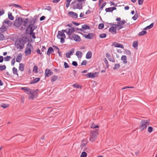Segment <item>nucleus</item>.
<instances>
[{
    "label": "nucleus",
    "mask_w": 157,
    "mask_h": 157,
    "mask_svg": "<svg viewBox=\"0 0 157 157\" xmlns=\"http://www.w3.org/2000/svg\"><path fill=\"white\" fill-rule=\"evenodd\" d=\"M116 20L117 21V24L110 23L109 24L111 26H117V28L118 30H120L124 27L122 25L126 23V21L125 20H121V18L120 17H117L116 18Z\"/></svg>",
    "instance_id": "1"
},
{
    "label": "nucleus",
    "mask_w": 157,
    "mask_h": 157,
    "mask_svg": "<svg viewBox=\"0 0 157 157\" xmlns=\"http://www.w3.org/2000/svg\"><path fill=\"white\" fill-rule=\"evenodd\" d=\"M150 123L149 119L142 120L139 126L140 130L142 131L146 129L147 126Z\"/></svg>",
    "instance_id": "2"
},
{
    "label": "nucleus",
    "mask_w": 157,
    "mask_h": 157,
    "mask_svg": "<svg viewBox=\"0 0 157 157\" xmlns=\"http://www.w3.org/2000/svg\"><path fill=\"white\" fill-rule=\"evenodd\" d=\"M98 130L96 129L94 131H91L90 132V141L93 142L95 141L97 135L98 134Z\"/></svg>",
    "instance_id": "3"
},
{
    "label": "nucleus",
    "mask_w": 157,
    "mask_h": 157,
    "mask_svg": "<svg viewBox=\"0 0 157 157\" xmlns=\"http://www.w3.org/2000/svg\"><path fill=\"white\" fill-rule=\"evenodd\" d=\"M77 1L75 0L72 2L71 4V6L74 9H78L81 10L82 9V3L78 2L76 3Z\"/></svg>",
    "instance_id": "4"
},
{
    "label": "nucleus",
    "mask_w": 157,
    "mask_h": 157,
    "mask_svg": "<svg viewBox=\"0 0 157 157\" xmlns=\"http://www.w3.org/2000/svg\"><path fill=\"white\" fill-rule=\"evenodd\" d=\"M57 37L58 39H60V42L61 43H63L65 42L64 39L66 38V36L64 33L61 31L58 32Z\"/></svg>",
    "instance_id": "5"
},
{
    "label": "nucleus",
    "mask_w": 157,
    "mask_h": 157,
    "mask_svg": "<svg viewBox=\"0 0 157 157\" xmlns=\"http://www.w3.org/2000/svg\"><path fill=\"white\" fill-rule=\"evenodd\" d=\"M22 22V18L21 17H19L15 20L14 22V25L16 27H17L21 25Z\"/></svg>",
    "instance_id": "6"
},
{
    "label": "nucleus",
    "mask_w": 157,
    "mask_h": 157,
    "mask_svg": "<svg viewBox=\"0 0 157 157\" xmlns=\"http://www.w3.org/2000/svg\"><path fill=\"white\" fill-rule=\"evenodd\" d=\"M30 47H32V45L30 43H28L27 44V47L25 48V53L26 55H29L31 53V49Z\"/></svg>",
    "instance_id": "7"
},
{
    "label": "nucleus",
    "mask_w": 157,
    "mask_h": 157,
    "mask_svg": "<svg viewBox=\"0 0 157 157\" xmlns=\"http://www.w3.org/2000/svg\"><path fill=\"white\" fill-rule=\"evenodd\" d=\"M38 91L39 90L38 89L34 90L32 93H31V94H30L31 95L29 97V98L33 99L34 98H36L37 96V93Z\"/></svg>",
    "instance_id": "8"
},
{
    "label": "nucleus",
    "mask_w": 157,
    "mask_h": 157,
    "mask_svg": "<svg viewBox=\"0 0 157 157\" xmlns=\"http://www.w3.org/2000/svg\"><path fill=\"white\" fill-rule=\"evenodd\" d=\"M24 45V41L21 40L19 41V43L17 44V48L22 49L23 48Z\"/></svg>",
    "instance_id": "9"
},
{
    "label": "nucleus",
    "mask_w": 157,
    "mask_h": 157,
    "mask_svg": "<svg viewBox=\"0 0 157 157\" xmlns=\"http://www.w3.org/2000/svg\"><path fill=\"white\" fill-rule=\"evenodd\" d=\"M83 36L86 38L92 39L94 37V34L93 33H89L88 34H85Z\"/></svg>",
    "instance_id": "10"
},
{
    "label": "nucleus",
    "mask_w": 157,
    "mask_h": 157,
    "mask_svg": "<svg viewBox=\"0 0 157 157\" xmlns=\"http://www.w3.org/2000/svg\"><path fill=\"white\" fill-rule=\"evenodd\" d=\"M34 30L33 27V25H29L27 28L26 30V34L28 33H32L33 32Z\"/></svg>",
    "instance_id": "11"
},
{
    "label": "nucleus",
    "mask_w": 157,
    "mask_h": 157,
    "mask_svg": "<svg viewBox=\"0 0 157 157\" xmlns=\"http://www.w3.org/2000/svg\"><path fill=\"white\" fill-rule=\"evenodd\" d=\"M45 74L46 77H49L53 74V72L50 70L48 69L45 70Z\"/></svg>",
    "instance_id": "12"
},
{
    "label": "nucleus",
    "mask_w": 157,
    "mask_h": 157,
    "mask_svg": "<svg viewBox=\"0 0 157 157\" xmlns=\"http://www.w3.org/2000/svg\"><path fill=\"white\" fill-rule=\"evenodd\" d=\"M82 29H78V28H77L76 29L77 30H78L81 31L82 32L83 30L90 29V26L88 25H84L82 26Z\"/></svg>",
    "instance_id": "13"
},
{
    "label": "nucleus",
    "mask_w": 157,
    "mask_h": 157,
    "mask_svg": "<svg viewBox=\"0 0 157 157\" xmlns=\"http://www.w3.org/2000/svg\"><path fill=\"white\" fill-rule=\"evenodd\" d=\"M117 26H115V27L112 26L109 29V31L112 34H116L117 33L116 29Z\"/></svg>",
    "instance_id": "14"
},
{
    "label": "nucleus",
    "mask_w": 157,
    "mask_h": 157,
    "mask_svg": "<svg viewBox=\"0 0 157 157\" xmlns=\"http://www.w3.org/2000/svg\"><path fill=\"white\" fill-rule=\"evenodd\" d=\"M68 14L70 16H71L73 18H77L78 17V14L73 12L71 11L68 13Z\"/></svg>",
    "instance_id": "15"
},
{
    "label": "nucleus",
    "mask_w": 157,
    "mask_h": 157,
    "mask_svg": "<svg viewBox=\"0 0 157 157\" xmlns=\"http://www.w3.org/2000/svg\"><path fill=\"white\" fill-rule=\"evenodd\" d=\"M112 46H114L115 47L120 48L122 49H123L124 48V46L122 44L116 42H114L112 44Z\"/></svg>",
    "instance_id": "16"
},
{
    "label": "nucleus",
    "mask_w": 157,
    "mask_h": 157,
    "mask_svg": "<svg viewBox=\"0 0 157 157\" xmlns=\"http://www.w3.org/2000/svg\"><path fill=\"white\" fill-rule=\"evenodd\" d=\"M74 51V48L71 49L69 52H67L66 54V56L67 58H70V56L73 54Z\"/></svg>",
    "instance_id": "17"
},
{
    "label": "nucleus",
    "mask_w": 157,
    "mask_h": 157,
    "mask_svg": "<svg viewBox=\"0 0 157 157\" xmlns=\"http://www.w3.org/2000/svg\"><path fill=\"white\" fill-rule=\"evenodd\" d=\"M68 29V31H67V34L68 36L71 35L75 31L74 28H73L72 29Z\"/></svg>",
    "instance_id": "18"
},
{
    "label": "nucleus",
    "mask_w": 157,
    "mask_h": 157,
    "mask_svg": "<svg viewBox=\"0 0 157 157\" xmlns=\"http://www.w3.org/2000/svg\"><path fill=\"white\" fill-rule=\"evenodd\" d=\"M21 89L24 90L25 92L27 94H31V90L29 89L26 88L25 87H21Z\"/></svg>",
    "instance_id": "19"
},
{
    "label": "nucleus",
    "mask_w": 157,
    "mask_h": 157,
    "mask_svg": "<svg viewBox=\"0 0 157 157\" xmlns=\"http://www.w3.org/2000/svg\"><path fill=\"white\" fill-rule=\"evenodd\" d=\"M74 40L76 41H80L81 40L80 36L76 34H74Z\"/></svg>",
    "instance_id": "20"
},
{
    "label": "nucleus",
    "mask_w": 157,
    "mask_h": 157,
    "mask_svg": "<svg viewBox=\"0 0 157 157\" xmlns=\"http://www.w3.org/2000/svg\"><path fill=\"white\" fill-rule=\"evenodd\" d=\"M54 52V50L52 47H50L48 48L47 52V54L49 56L52 52Z\"/></svg>",
    "instance_id": "21"
},
{
    "label": "nucleus",
    "mask_w": 157,
    "mask_h": 157,
    "mask_svg": "<svg viewBox=\"0 0 157 157\" xmlns=\"http://www.w3.org/2000/svg\"><path fill=\"white\" fill-rule=\"evenodd\" d=\"M40 79V78H36L34 79L32 81L30 82V84H33L37 83L39 82Z\"/></svg>",
    "instance_id": "22"
},
{
    "label": "nucleus",
    "mask_w": 157,
    "mask_h": 157,
    "mask_svg": "<svg viewBox=\"0 0 157 157\" xmlns=\"http://www.w3.org/2000/svg\"><path fill=\"white\" fill-rule=\"evenodd\" d=\"M121 60L123 61V63L126 64L127 63V57L126 56H122L121 57Z\"/></svg>",
    "instance_id": "23"
},
{
    "label": "nucleus",
    "mask_w": 157,
    "mask_h": 157,
    "mask_svg": "<svg viewBox=\"0 0 157 157\" xmlns=\"http://www.w3.org/2000/svg\"><path fill=\"white\" fill-rule=\"evenodd\" d=\"M92 56V53L91 51H89L86 55V58L87 59H89Z\"/></svg>",
    "instance_id": "24"
},
{
    "label": "nucleus",
    "mask_w": 157,
    "mask_h": 157,
    "mask_svg": "<svg viewBox=\"0 0 157 157\" xmlns=\"http://www.w3.org/2000/svg\"><path fill=\"white\" fill-rule=\"evenodd\" d=\"M24 65L22 63L19 64V70L21 71H23L24 70Z\"/></svg>",
    "instance_id": "25"
},
{
    "label": "nucleus",
    "mask_w": 157,
    "mask_h": 157,
    "mask_svg": "<svg viewBox=\"0 0 157 157\" xmlns=\"http://www.w3.org/2000/svg\"><path fill=\"white\" fill-rule=\"evenodd\" d=\"M21 59L22 55L21 54L18 55L16 59V61L17 62H21Z\"/></svg>",
    "instance_id": "26"
},
{
    "label": "nucleus",
    "mask_w": 157,
    "mask_h": 157,
    "mask_svg": "<svg viewBox=\"0 0 157 157\" xmlns=\"http://www.w3.org/2000/svg\"><path fill=\"white\" fill-rule=\"evenodd\" d=\"M27 34H29L30 36L33 39H35L36 36H35V33L33 32L32 33H27Z\"/></svg>",
    "instance_id": "27"
},
{
    "label": "nucleus",
    "mask_w": 157,
    "mask_h": 157,
    "mask_svg": "<svg viewBox=\"0 0 157 157\" xmlns=\"http://www.w3.org/2000/svg\"><path fill=\"white\" fill-rule=\"evenodd\" d=\"M96 74V73H89L88 74V78H94L95 77V75Z\"/></svg>",
    "instance_id": "28"
},
{
    "label": "nucleus",
    "mask_w": 157,
    "mask_h": 157,
    "mask_svg": "<svg viewBox=\"0 0 157 157\" xmlns=\"http://www.w3.org/2000/svg\"><path fill=\"white\" fill-rule=\"evenodd\" d=\"M6 28L5 26H2V27L0 28V33H3L6 31Z\"/></svg>",
    "instance_id": "29"
},
{
    "label": "nucleus",
    "mask_w": 157,
    "mask_h": 157,
    "mask_svg": "<svg viewBox=\"0 0 157 157\" xmlns=\"http://www.w3.org/2000/svg\"><path fill=\"white\" fill-rule=\"evenodd\" d=\"M57 76L54 75L51 77V81L52 82L55 81L58 78Z\"/></svg>",
    "instance_id": "30"
},
{
    "label": "nucleus",
    "mask_w": 157,
    "mask_h": 157,
    "mask_svg": "<svg viewBox=\"0 0 157 157\" xmlns=\"http://www.w3.org/2000/svg\"><path fill=\"white\" fill-rule=\"evenodd\" d=\"M36 22V19L34 18H32L30 21L29 23L30 24L29 25H33Z\"/></svg>",
    "instance_id": "31"
},
{
    "label": "nucleus",
    "mask_w": 157,
    "mask_h": 157,
    "mask_svg": "<svg viewBox=\"0 0 157 157\" xmlns=\"http://www.w3.org/2000/svg\"><path fill=\"white\" fill-rule=\"evenodd\" d=\"M9 18L11 20H13L14 19V17L13 16L11 13L9 12L8 13Z\"/></svg>",
    "instance_id": "32"
},
{
    "label": "nucleus",
    "mask_w": 157,
    "mask_h": 157,
    "mask_svg": "<svg viewBox=\"0 0 157 157\" xmlns=\"http://www.w3.org/2000/svg\"><path fill=\"white\" fill-rule=\"evenodd\" d=\"M76 55L78 58H81L82 56V53L80 51L77 52L76 53Z\"/></svg>",
    "instance_id": "33"
},
{
    "label": "nucleus",
    "mask_w": 157,
    "mask_h": 157,
    "mask_svg": "<svg viewBox=\"0 0 157 157\" xmlns=\"http://www.w3.org/2000/svg\"><path fill=\"white\" fill-rule=\"evenodd\" d=\"M138 46V41H134L132 43V46L134 48H136Z\"/></svg>",
    "instance_id": "34"
},
{
    "label": "nucleus",
    "mask_w": 157,
    "mask_h": 157,
    "mask_svg": "<svg viewBox=\"0 0 157 157\" xmlns=\"http://www.w3.org/2000/svg\"><path fill=\"white\" fill-rule=\"evenodd\" d=\"M147 33V32L145 31H142L139 33L138 35L139 36H143L146 34Z\"/></svg>",
    "instance_id": "35"
},
{
    "label": "nucleus",
    "mask_w": 157,
    "mask_h": 157,
    "mask_svg": "<svg viewBox=\"0 0 157 157\" xmlns=\"http://www.w3.org/2000/svg\"><path fill=\"white\" fill-rule=\"evenodd\" d=\"M120 67V66L119 64H115L114 66L113 67V69L114 70H117Z\"/></svg>",
    "instance_id": "36"
},
{
    "label": "nucleus",
    "mask_w": 157,
    "mask_h": 157,
    "mask_svg": "<svg viewBox=\"0 0 157 157\" xmlns=\"http://www.w3.org/2000/svg\"><path fill=\"white\" fill-rule=\"evenodd\" d=\"M73 86L74 88H80L81 89L82 88V86H80L78 83H77L74 84Z\"/></svg>",
    "instance_id": "37"
},
{
    "label": "nucleus",
    "mask_w": 157,
    "mask_h": 157,
    "mask_svg": "<svg viewBox=\"0 0 157 157\" xmlns=\"http://www.w3.org/2000/svg\"><path fill=\"white\" fill-rule=\"evenodd\" d=\"M28 18H25L23 20V22L24 23L23 25L25 26H26V24L28 23Z\"/></svg>",
    "instance_id": "38"
},
{
    "label": "nucleus",
    "mask_w": 157,
    "mask_h": 157,
    "mask_svg": "<svg viewBox=\"0 0 157 157\" xmlns=\"http://www.w3.org/2000/svg\"><path fill=\"white\" fill-rule=\"evenodd\" d=\"M9 105L5 103H2L1 105V106L4 108H6L8 107L9 106Z\"/></svg>",
    "instance_id": "39"
},
{
    "label": "nucleus",
    "mask_w": 157,
    "mask_h": 157,
    "mask_svg": "<svg viewBox=\"0 0 157 157\" xmlns=\"http://www.w3.org/2000/svg\"><path fill=\"white\" fill-rule=\"evenodd\" d=\"M138 15L137 13V12H136V13L134 14V16L132 17V19H133L134 20H136L138 18Z\"/></svg>",
    "instance_id": "40"
},
{
    "label": "nucleus",
    "mask_w": 157,
    "mask_h": 157,
    "mask_svg": "<svg viewBox=\"0 0 157 157\" xmlns=\"http://www.w3.org/2000/svg\"><path fill=\"white\" fill-rule=\"evenodd\" d=\"M13 74H16L17 76H18V74L17 73V70L15 67H13Z\"/></svg>",
    "instance_id": "41"
},
{
    "label": "nucleus",
    "mask_w": 157,
    "mask_h": 157,
    "mask_svg": "<svg viewBox=\"0 0 157 157\" xmlns=\"http://www.w3.org/2000/svg\"><path fill=\"white\" fill-rule=\"evenodd\" d=\"M104 61L106 64V68H108L109 67L108 62L106 58H105L104 59Z\"/></svg>",
    "instance_id": "42"
},
{
    "label": "nucleus",
    "mask_w": 157,
    "mask_h": 157,
    "mask_svg": "<svg viewBox=\"0 0 157 157\" xmlns=\"http://www.w3.org/2000/svg\"><path fill=\"white\" fill-rule=\"evenodd\" d=\"M104 27V25L103 23L100 24L98 25V29H102Z\"/></svg>",
    "instance_id": "43"
},
{
    "label": "nucleus",
    "mask_w": 157,
    "mask_h": 157,
    "mask_svg": "<svg viewBox=\"0 0 157 157\" xmlns=\"http://www.w3.org/2000/svg\"><path fill=\"white\" fill-rule=\"evenodd\" d=\"M33 71L35 73H37L38 72V67L36 66L35 65L34 67Z\"/></svg>",
    "instance_id": "44"
},
{
    "label": "nucleus",
    "mask_w": 157,
    "mask_h": 157,
    "mask_svg": "<svg viewBox=\"0 0 157 157\" xmlns=\"http://www.w3.org/2000/svg\"><path fill=\"white\" fill-rule=\"evenodd\" d=\"M4 23L7 24L9 26L11 25L12 24V22L9 20H6L4 21Z\"/></svg>",
    "instance_id": "45"
},
{
    "label": "nucleus",
    "mask_w": 157,
    "mask_h": 157,
    "mask_svg": "<svg viewBox=\"0 0 157 157\" xmlns=\"http://www.w3.org/2000/svg\"><path fill=\"white\" fill-rule=\"evenodd\" d=\"M11 58V57L10 56H7L4 58V61H8Z\"/></svg>",
    "instance_id": "46"
},
{
    "label": "nucleus",
    "mask_w": 157,
    "mask_h": 157,
    "mask_svg": "<svg viewBox=\"0 0 157 157\" xmlns=\"http://www.w3.org/2000/svg\"><path fill=\"white\" fill-rule=\"evenodd\" d=\"M106 4V2H104L101 6L100 7V8L99 9V10H101L103 9V8L105 6V5Z\"/></svg>",
    "instance_id": "47"
},
{
    "label": "nucleus",
    "mask_w": 157,
    "mask_h": 157,
    "mask_svg": "<svg viewBox=\"0 0 157 157\" xmlns=\"http://www.w3.org/2000/svg\"><path fill=\"white\" fill-rule=\"evenodd\" d=\"M105 11L106 12H112V7H109L107 8H106L105 10Z\"/></svg>",
    "instance_id": "48"
},
{
    "label": "nucleus",
    "mask_w": 157,
    "mask_h": 157,
    "mask_svg": "<svg viewBox=\"0 0 157 157\" xmlns=\"http://www.w3.org/2000/svg\"><path fill=\"white\" fill-rule=\"evenodd\" d=\"M98 127H99V126L98 125H96L94 123L92 124L91 126V128H98Z\"/></svg>",
    "instance_id": "49"
},
{
    "label": "nucleus",
    "mask_w": 157,
    "mask_h": 157,
    "mask_svg": "<svg viewBox=\"0 0 157 157\" xmlns=\"http://www.w3.org/2000/svg\"><path fill=\"white\" fill-rule=\"evenodd\" d=\"M124 53L126 54V55H130L131 54V52L130 51L128 50H125L124 52Z\"/></svg>",
    "instance_id": "50"
},
{
    "label": "nucleus",
    "mask_w": 157,
    "mask_h": 157,
    "mask_svg": "<svg viewBox=\"0 0 157 157\" xmlns=\"http://www.w3.org/2000/svg\"><path fill=\"white\" fill-rule=\"evenodd\" d=\"M5 38L4 35L0 33V40H4Z\"/></svg>",
    "instance_id": "51"
},
{
    "label": "nucleus",
    "mask_w": 157,
    "mask_h": 157,
    "mask_svg": "<svg viewBox=\"0 0 157 157\" xmlns=\"http://www.w3.org/2000/svg\"><path fill=\"white\" fill-rule=\"evenodd\" d=\"M6 68V67L5 65H3L0 66V71H2L5 70Z\"/></svg>",
    "instance_id": "52"
},
{
    "label": "nucleus",
    "mask_w": 157,
    "mask_h": 157,
    "mask_svg": "<svg viewBox=\"0 0 157 157\" xmlns=\"http://www.w3.org/2000/svg\"><path fill=\"white\" fill-rule=\"evenodd\" d=\"M72 0H67V2L66 3V7L67 8L70 6V3Z\"/></svg>",
    "instance_id": "53"
},
{
    "label": "nucleus",
    "mask_w": 157,
    "mask_h": 157,
    "mask_svg": "<svg viewBox=\"0 0 157 157\" xmlns=\"http://www.w3.org/2000/svg\"><path fill=\"white\" fill-rule=\"evenodd\" d=\"M87 156V154L85 152H83L82 153L80 157H86Z\"/></svg>",
    "instance_id": "54"
},
{
    "label": "nucleus",
    "mask_w": 157,
    "mask_h": 157,
    "mask_svg": "<svg viewBox=\"0 0 157 157\" xmlns=\"http://www.w3.org/2000/svg\"><path fill=\"white\" fill-rule=\"evenodd\" d=\"M153 128L151 126H149L147 129V131L149 133H151L153 131Z\"/></svg>",
    "instance_id": "55"
},
{
    "label": "nucleus",
    "mask_w": 157,
    "mask_h": 157,
    "mask_svg": "<svg viewBox=\"0 0 157 157\" xmlns=\"http://www.w3.org/2000/svg\"><path fill=\"white\" fill-rule=\"evenodd\" d=\"M106 35L105 33H102L100 34L99 37L101 38H104L106 37Z\"/></svg>",
    "instance_id": "56"
},
{
    "label": "nucleus",
    "mask_w": 157,
    "mask_h": 157,
    "mask_svg": "<svg viewBox=\"0 0 157 157\" xmlns=\"http://www.w3.org/2000/svg\"><path fill=\"white\" fill-rule=\"evenodd\" d=\"M12 6H14L15 7L18 8L19 7L21 9H22V7L20 5L16 4H14L12 5Z\"/></svg>",
    "instance_id": "57"
},
{
    "label": "nucleus",
    "mask_w": 157,
    "mask_h": 157,
    "mask_svg": "<svg viewBox=\"0 0 157 157\" xmlns=\"http://www.w3.org/2000/svg\"><path fill=\"white\" fill-rule=\"evenodd\" d=\"M109 3L110 4L111 6L113 5L115 7H116L117 5V4H115L113 2L110 1Z\"/></svg>",
    "instance_id": "58"
},
{
    "label": "nucleus",
    "mask_w": 157,
    "mask_h": 157,
    "mask_svg": "<svg viewBox=\"0 0 157 157\" xmlns=\"http://www.w3.org/2000/svg\"><path fill=\"white\" fill-rule=\"evenodd\" d=\"M4 13V10L3 9H2L0 10V16L3 15Z\"/></svg>",
    "instance_id": "59"
},
{
    "label": "nucleus",
    "mask_w": 157,
    "mask_h": 157,
    "mask_svg": "<svg viewBox=\"0 0 157 157\" xmlns=\"http://www.w3.org/2000/svg\"><path fill=\"white\" fill-rule=\"evenodd\" d=\"M64 65L65 68H67L69 67V65H68L67 63L66 62L64 63Z\"/></svg>",
    "instance_id": "60"
},
{
    "label": "nucleus",
    "mask_w": 157,
    "mask_h": 157,
    "mask_svg": "<svg viewBox=\"0 0 157 157\" xmlns=\"http://www.w3.org/2000/svg\"><path fill=\"white\" fill-rule=\"evenodd\" d=\"M72 64L74 66L76 67L78 66V64L76 61H74L72 62Z\"/></svg>",
    "instance_id": "61"
},
{
    "label": "nucleus",
    "mask_w": 157,
    "mask_h": 157,
    "mask_svg": "<svg viewBox=\"0 0 157 157\" xmlns=\"http://www.w3.org/2000/svg\"><path fill=\"white\" fill-rule=\"evenodd\" d=\"M110 61H111L113 62H115V61L114 58L113 57L112 58H109L108 59Z\"/></svg>",
    "instance_id": "62"
},
{
    "label": "nucleus",
    "mask_w": 157,
    "mask_h": 157,
    "mask_svg": "<svg viewBox=\"0 0 157 157\" xmlns=\"http://www.w3.org/2000/svg\"><path fill=\"white\" fill-rule=\"evenodd\" d=\"M144 0H138V3L139 5H141L143 4Z\"/></svg>",
    "instance_id": "63"
},
{
    "label": "nucleus",
    "mask_w": 157,
    "mask_h": 157,
    "mask_svg": "<svg viewBox=\"0 0 157 157\" xmlns=\"http://www.w3.org/2000/svg\"><path fill=\"white\" fill-rule=\"evenodd\" d=\"M87 61L86 60H84L81 63V65H85Z\"/></svg>",
    "instance_id": "64"
}]
</instances>
